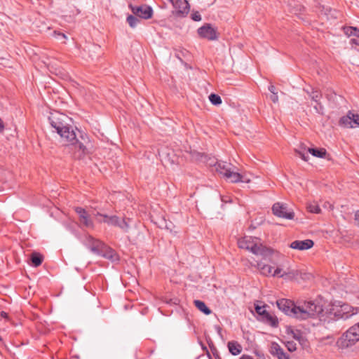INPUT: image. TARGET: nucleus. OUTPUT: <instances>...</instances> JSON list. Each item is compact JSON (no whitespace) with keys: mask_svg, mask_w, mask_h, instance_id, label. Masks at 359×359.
<instances>
[{"mask_svg":"<svg viewBox=\"0 0 359 359\" xmlns=\"http://www.w3.org/2000/svg\"><path fill=\"white\" fill-rule=\"evenodd\" d=\"M59 135L61 137V142L65 146L72 147L76 158H80L88 152V144L89 142L87 138L81 136V140H80L72 126Z\"/></svg>","mask_w":359,"mask_h":359,"instance_id":"nucleus-1","label":"nucleus"},{"mask_svg":"<svg viewBox=\"0 0 359 359\" xmlns=\"http://www.w3.org/2000/svg\"><path fill=\"white\" fill-rule=\"evenodd\" d=\"M238 245L241 249L247 250L254 255L261 256L264 259H269L273 250L262 244L257 238L245 236L238 239Z\"/></svg>","mask_w":359,"mask_h":359,"instance_id":"nucleus-2","label":"nucleus"},{"mask_svg":"<svg viewBox=\"0 0 359 359\" xmlns=\"http://www.w3.org/2000/svg\"><path fill=\"white\" fill-rule=\"evenodd\" d=\"M324 311L323 306L313 302H302L294 304L292 317L300 320L318 316Z\"/></svg>","mask_w":359,"mask_h":359,"instance_id":"nucleus-3","label":"nucleus"},{"mask_svg":"<svg viewBox=\"0 0 359 359\" xmlns=\"http://www.w3.org/2000/svg\"><path fill=\"white\" fill-rule=\"evenodd\" d=\"M209 165H215L216 170L230 182H250V179L247 177L245 175H241L237 172L232 170L230 168V165L227 164L225 162L216 163L215 160L212 158V160L209 163Z\"/></svg>","mask_w":359,"mask_h":359,"instance_id":"nucleus-4","label":"nucleus"},{"mask_svg":"<svg viewBox=\"0 0 359 359\" xmlns=\"http://www.w3.org/2000/svg\"><path fill=\"white\" fill-rule=\"evenodd\" d=\"M256 266L260 273L265 276H279L287 280H294L302 275V272L299 270L291 268L287 269L284 273H281L282 270L280 268H277L273 272V267L271 266L265 264L262 262H258Z\"/></svg>","mask_w":359,"mask_h":359,"instance_id":"nucleus-5","label":"nucleus"},{"mask_svg":"<svg viewBox=\"0 0 359 359\" xmlns=\"http://www.w3.org/2000/svg\"><path fill=\"white\" fill-rule=\"evenodd\" d=\"M359 341V322L351 326L337 341L340 348H348Z\"/></svg>","mask_w":359,"mask_h":359,"instance_id":"nucleus-6","label":"nucleus"},{"mask_svg":"<svg viewBox=\"0 0 359 359\" xmlns=\"http://www.w3.org/2000/svg\"><path fill=\"white\" fill-rule=\"evenodd\" d=\"M49 121L51 126L60 134L65 130L70 128L72 119L67 115L55 111L49 116Z\"/></svg>","mask_w":359,"mask_h":359,"instance_id":"nucleus-7","label":"nucleus"},{"mask_svg":"<svg viewBox=\"0 0 359 359\" xmlns=\"http://www.w3.org/2000/svg\"><path fill=\"white\" fill-rule=\"evenodd\" d=\"M97 219L99 222L107 223L109 225L116 226L125 231H128L129 225L125 219L120 220L117 216H109L107 215L97 213Z\"/></svg>","mask_w":359,"mask_h":359,"instance_id":"nucleus-8","label":"nucleus"},{"mask_svg":"<svg viewBox=\"0 0 359 359\" xmlns=\"http://www.w3.org/2000/svg\"><path fill=\"white\" fill-rule=\"evenodd\" d=\"M306 151L312 156L318 158H325L327 154L326 149L324 148H308L305 146H301L299 149H295V153L304 161H308L309 156Z\"/></svg>","mask_w":359,"mask_h":359,"instance_id":"nucleus-9","label":"nucleus"},{"mask_svg":"<svg viewBox=\"0 0 359 359\" xmlns=\"http://www.w3.org/2000/svg\"><path fill=\"white\" fill-rule=\"evenodd\" d=\"M272 212L278 217L286 219H293L294 217L293 210H290L287 205L283 203L278 202L274 203L272 206Z\"/></svg>","mask_w":359,"mask_h":359,"instance_id":"nucleus-10","label":"nucleus"},{"mask_svg":"<svg viewBox=\"0 0 359 359\" xmlns=\"http://www.w3.org/2000/svg\"><path fill=\"white\" fill-rule=\"evenodd\" d=\"M85 244L93 253L97 255H101L106 246L104 243L99 240L95 239L91 236H88L86 237Z\"/></svg>","mask_w":359,"mask_h":359,"instance_id":"nucleus-11","label":"nucleus"},{"mask_svg":"<svg viewBox=\"0 0 359 359\" xmlns=\"http://www.w3.org/2000/svg\"><path fill=\"white\" fill-rule=\"evenodd\" d=\"M197 32L200 37L206 39L210 41L217 40L218 38L217 32L210 24H205L198 28Z\"/></svg>","mask_w":359,"mask_h":359,"instance_id":"nucleus-12","label":"nucleus"},{"mask_svg":"<svg viewBox=\"0 0 359 359\" xmlns=\"http://www.w3.org/2000/svg\"><path fill=\"white\" fill-rule=\"evenodd\" d=\"M339 123L348 128L359 126V114L349 111L346 116L341 118Z\"/></svg>","mask_w":359,"mask_h":359,"instance_id":"nucleus-13","label":"nucleus"},{"mask_svg":"<svg viewBox=\"0 0 359 359\" xmlns=\"http://www.w3.org/2000/svg\"><path fill=\"white\" fill-rule=\"evenodd\" d=\"M133 13L143 19H149L152 16L153 11L150 6L142 5L132 8Z\"/></svg>","mask_w":359,"mask_h":359,"instance_id":"nucleus-14","label":"nucleus"},{"mask_svg":"<svg viewBox=\"0 0 359 359\" xmlns=\"http://www.w3.org/2000/svg\"><path fill=\"white\" fill-rule=\"evenodd\" d=\"M76 212L78 214L80 222L88 228L93 227V222L90 218L89 215L87 213L85 209L81 207H76L75 208Z\"/></svg>","mask_w":359,"mask_h":359,"instance_id":"nucleus-15","label":"nucleus"},{"mask_svg":"<svg viewBox=\"0 0 359 359\" xmlns=\"http://www.w3.org/2000/svg\"><path fill=\"white\" fill-rule=\"evenodd\" d=\"M278 309L285 314L292 316L294 303L289 299H281L276 302Z\"/></svg>","mask_w":359,"mask_h":359,"instance_id":"nucleus-16","label":"nucleus"},{"mask_svg":"<svg viewBox=\"0 0 359 359\" xmlns=\"http://www.w3.org/2000/svg\"><path fill=\"white\" fill-rule=\"evenodd\" d=\"M270 353L278 358V359H290L280 346L276 342H271L269 347Z\"/></svg>","mask_w":359,"mask_h":359,"instance_id":"nucleus-17","label":"nucleus"},{"mask_svg":"<svg viewBox=\"0 0 359 359\" xmlns=\"http://www.w3.org/2000/svg\"><path fill=\"white\" fill-rule=\"evenodd\" d=\"M173 7L179 14H187L189 11V5L187 0H171Z\"/></svg>","mask_w":359,"mask_h":359,"instance_id":"nucleus-18","label":"nucleus"},{"mask_svg":"<svg viewBox=\"0 0 359 359\" xmlns=\"http://www.w3.org/2000/svg\"><path fill=\"white\" fill-rule=\"evenodd\" d=\"M314 245L312 240L306 239L304 241H294L292 242L290 247L294 250H306L311 248Z\"/></svg>","mask_w":359,"mask_h":359,"instance_id":"nucleus-19","label":"nucleus"},{"mask_svg":"<svg viewBox=\"0 0 359 359\" xmlns=\"http://www.w3.org/2000/svg\"><path fill=\"white\" fill-rule=\"evenodd\" d=\"M323 309L324 311L322 313L318 315V316L323 317L325 316H328L332 318V316H334V317H340L341 316L339 309V306L329 304L325 308H323Z\"/></svg>","mask_w":359,"mask_h":359,"instance_id":"nucleus-20","label":"nucleus"},{"mask_svg":"<svg viewBox=\"0 0 359 359\" xmlns=\"http://www.w3.org/2000/svg\"><path fill=\"white\" fill-rule=\"evenodd\" d=\"M102 257L110 260L111 262H117L119 261L118 255L112 248L105 246L104 251L102 252Z\"/></svg>","mask_w":359,"mask_h":359,"instance_id":"nucleus-21","label":"nucleus"},{"mask_svg":"<svg viewBox=\"0 0 359 359\" xmlns=\"http://www.w3.org/2000/svg\"><path fill=\"white\" fill-rule=\"evenodd\" d=\"M43 260V256L37 252H33L29 257V259L27 260L28 264L31 265L34 267H37L40 266Z\"/></svg>","mask_w":359,"mask_h":359,"instance_id":"nucleus-22","label":"nucleus"},{"mask_svg":"<svg viewBox=\"0 0 359 359\" xmlns=\"http://www.w3.org/2000/svg\"><path fill=\"white\" fill-rule=\"evenodd\" d=\"M191 158L194 161H200L203 163H205L209 164L212 158L210 157H208L207 155L204 154L199 153L198 151H194L191 153Z\"/></svg>","mask_w":359,"mask_h":359,"instance_id":"nucleus-23","label":"nucleus"},{"mask_svg":"<svg viewBox=\"0 0 359 359\" xmlns=\"http://www.w3.org/2000/svg\"><path fill=\"white\" fill-rule=\"evenodd\" d=\"M228 348L230 353L233 355H238L242 351V346L236 341H229L228 343Z\"/></svg>","mask_w":359,"mask_h":359,"instance_id":"nucleus-24","label":"nucleus"},{"mask_svg":"<svg viewBox=\"0 0 359 359\" xmlns=\"http://www.w3.org/2000/svg\"><path fill=\"white\" fill-rule=\"evenodd\" d=\"M195 306L205 315L211 313V310L205 305V304L201 300H195L194 302Z\"/></svg>","mask_w":359,"mask_h":359,"instance_id":"nucleus-25","label":"nucleus"},{"mask_svg":"<svg viewBox=\"0 0 359 359\" xmlns=\"http://www.w3.org/2000/svg\"><path fill=\"white\" fill-rule=\"evenodd\" d=\"M306 209L311 213L320 214L321 209L316 202H311L307 204Z\"/></svg>","mask_w":359,"mask_h":359,"instance_id":"nucleus-26","label":"nucleus"},{"mask_svg":"<svg viewBox=\"0 0 359 359\" xmlns=\"http://www.w3.org/2000/svg\"><path fill=\"white\" fill-rule=\"evenodd\" d=\"M311 100L313 101L315 103L320 102V100L322 97L321 93L316 90H313L311 93L307 91Z\"/></svg>","mask_w":359,"mask_h":359,"instance_id":"nucleus-27","label":"nucleus"},{"mask_svg":"<svg viewBox=\"0 0 359 359\" xmlns=\"http://www.w3.org/2000/svg\"><path fill=\"white\" fill-rule=\"evenodd\" d=\"M344 33L348 36H358L359 30L356 27H344Z\"/></svg>","mask_w":359,"mask_h":359,"instance_id":"nucleus-28","label":"nucleus"},{"mask_svg":"<svg viewBox=\"0 0 359 359\" xmlns=\"http://www.w3.org/2000/svg\"><path fill=\"white\" fill-rule=\"evenodd\" d=\"M209 100L210 102L214 105H219L222 103L221 97L215 93H212L209 95Z\"/></svg>","mask_w":359,"mask_h":359,"instance_id":"nucleus-29","label":"nucleus"},{"mask_svg":"<svg viewBox=\"0 0 359 359\" xmlns=\"http://www.w3.org/2000/svg\"><path fill=\"white\" fill-rule=\"evenodd\" d=\"M266 320L270 323L272 326H276L278 325V320L275 316H271L268 312L264 316Z\"/></svg>","mask_w":359,"mask_h":359,"instance_id":"nucleus-30","label":"nucleus"},{"mask_svg":"<svg viewBox=\"0 0 359 359\" xmlns=\"http://www.w3.org/2000/svg\"><path fill=\"white\" fill-rule=\"evenodd\" d=\"M127 22L132 28H134L137 25L140 20L136 16L129 15L127 18Z\"/></svg>","mask_w":359,"mask_h":359,"instance_id":"nucleus-31","label":"nucleus"},{"mask_svg":"<svg viewBox=\"0 0 359 359\" xmlns=\"http://www.w3.org/2000/svg\"><path fill=\"white\" fill-rule=\"evenodd\" d=\"M285 346L287 350L290 352H293L297 350V344L294 341H288L285 343Z\"/></svg>","mask_w":359,"mask_h":359,"instance_id":"nucleus-32","label":"nucleus"},{"mask_svg":"<svg viewBox=\"0 0 359 359\" xmlns=\"http://www.w3.org/2000/svg\"><path fill=\"white\" fill-rule=\"evenodd\" d=\"M313 109L316 111V113L319 114H323V107L321 104V102H316V104L313 106Z\"/></svg>","mask_w":359,"mask_h":359,"instance_id":"nucleus-33","label":"nucleus"},{"mask_svg":"<svg viewBox=\"0 0 359 359\" xmlns=\"http://www.w3.org/2000/svg\"><path fill=\"white\" fill-rule=\"evenodd\" d=\"M255 311L256 312L261 316H264L267 311L264 309V307L256 306H255Z\"/></svg>","mask_w":359,"mask_h":359,"instance_id":"nucleus-34","label":"nucleus"},{"mask_svg":"<svg viewBox=\"0 0 359 359\" xmlns=\"http://www.w3.org/2000/svg\"><path fill=\"white\" fill-rule=\"evenodd\" d=\"M53 36H55L56 38H61V39H67V36L64 33H61V32H57V31H54L53 32Z\"/></svg>","mask_w":359,"mask_h":359,"instance_id":"nucleus-35","label":"nucleus"},{"mask_svg":"<svg viewBox=\"0 0 359 359\" xmlns=\"http://www.w3.org/2000/svg\"><path fill=\"white\" fill-rule=\"evenodd\" d=\"M271 100L273 101V102L276 103L278 101V96L277 95V93H273L270 97Z\"/></svg>","mask_w":359,"mask_h":359,"instance_id":"nucleus-36","label":"nucleus"},{"mask_svg":"<svg viewBox=\"0 0 359 359\" xmlns=\"http://www.w3.org/2000/svg\"><path fill=\"white\" fill-rule=\"evenodd\" d=\"M192 19L194 21H200L201 20V15L199 13H194L192 15Z\"/></svg>","mask_w":359,"mask_h":359,"instance_id":"nucleus-37","label":"nucleus"},{"mask_svg":"<svg viewBox=\"0 0 359 359\" xmlns=\"http://www.w3.org/2000/svg\"><path fill=\"white\" fill-rule=\"evenodd\" d=\"M323 207L325 208H329L330 210H333V205L330 202L327 201L323 204Z\"/></svg>","mask_w":359,"mask_h":359,"instance_id":"nucleus-38","label":"nucleus"},{"mask_svg":"<svg viewBox=\"0 0 359 359\" xmlns=\"http://www.w3.org/2000/svg\"><path fill=\"white\" fill-rule=\"evenodd\" d=\"M269 90L271 93H276V88L273 85H271L269 86Z\"/></svg>","mask_w":359,"mask_h":359,"instance_id":"nucleus-39","label":"nucleus"},{"mask_svg":"<svg viewBox=\"0 0 359 359\" xmlns=\"http://www.w3.org/2000/svg\"><path fill=\"white\" fill-rule=\"evenodd\" d=\"M355 220L357 222L359 225V210L356 211L355 213Z\"/></svg>","mask_w":359,"mask_h":359,"instance_id":"nucleus-40","label":"nucleus"},{"mask_svg":"<svg viewBox=\"0 0 359 359\" xmlns=\"http://www.w3.org/2000/svg\"><path fill=\"white\" fill-rule=\"evenodd\" d=\"M0 316L3 317L4 318H8V317L7 313H6L5 311H1Z\"/></svg>","mask_w":359,"mask_h":359,"instance_id":"nucleus-41","label":"nucleus"},{"mask_svg":"<svg viewBox=\"0 0 359 359\" xmlns=\"http://www.w3.org/2000/svg\"><path fill=\"white\" fill-rule=\"evenodd\" d=\"M240 359H252V358L248 355H243Z\"/></svg>","mask_w":359,"mask_h":359,"instance_id":"nucleus-42","label":"nucleus"},{"mask_svg":"<svg viewBox=\"0 0 359 359\" xmlns=\"http://www.w3.org/2000/svg\"><path fill=\"white\" fill-rule=\"evenodd\" d=\"M351 43H353V44H358V41L355 39H353L351 40Z\"/></svg>","mask_w":359,"mask_h":359,"instance_id":"nucleus-43","label":"nucleus"},{"mask_svg":"<svg viewBox=\"0 0 359 359\" xmlns=\"http://www.w3.org/2000/svg\"><path fill=\"white\" fill-rule=\"evenodd\" d=\"M294 338L297 339V340H299L300 337L299 336H297V334H294Z\"/></svg>","mask_w":359,"mask_h":359,"instance_id":"nucleus-44","label":"nucleus"},{"mask_svg":"<svg viewBox=\"0 0 359 359\" xmlns=\"http://www.w3.org/2000/svg\"><path fill=\"white\" fill-rule=\"evenodd\" d=\"M358 37H359V34H358Z\"/></svg>","mask_w":359,"mask_h":359,"instance_id":"nucleus-45","label":"nucleus"}]
</instances>
